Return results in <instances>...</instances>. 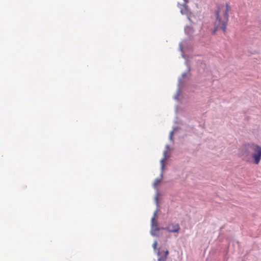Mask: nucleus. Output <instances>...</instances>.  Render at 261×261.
<instances>
[{
  "mask_svg": "<svg viewBox=\"0 0 261 261\" xmlns=\"http://www.w3.org/2000/svg\"><path fill=\"white\" fill-rule=\"evenodd\" d=\"M159 192H156L154 197L155 203L156 206V208L154 212L153 216L151 220V229L150 233V234L153 237H158L159 236V231L161 229V228L158 226L156 222L155 221V218L159 211Z\"/></svg>",
  "mask_w": 261,
  "mask_h": 261,
  "instance_id": "1",
  "label": "nucleus"
},
{
  "mask_svg": "<svg viewBox=\"0 0 261 261\" xmlns=\"http://www.w3.org/2000/svg\"><path fill=\"white\" fill-rule=\"evenodd\" d=\"M254 152L252 157L254 160V163L258 164L261 160V147L258 145H252Z\"/></svg>",
  "mask_w": 261,
  "mask_h": 261,
  "instance_id": "2",
  "label": "nucleus"
},
{
  "mask_svg": "<svg viewBox=\"0 0 261 261\" xmlns=\"http://www.w3.org/2000/svg\"><path fill=\"white\" fill-rule=\"evenodd\" d=\"M215 13L216 19L214 23L215 28L213 31V34H215L219 29H221L223 31V29L222 28V23H221V19L220 16L219 11L218 10H216Z\"/></svg>",
  "mask_w": 261,
  "mask_h": 261,
  "instance_id": "3",
  "label": "nucleus"
},
{
  "mask_svg": "<svg viewBox=\"0 0 261 261\" xmlns=\"http://www.w3.org/2000/svg\"><path fill=\"white\" fill-rule=\"evenodd\" d=\"M229 19V13L224 12V20H221V23H222V28L223 29V32L226 31V27Z\"/></svg>",
  "mask_w": 261,
  "mask_h": 261,
  "instance_id": "4",
  "label": "nucleus"
},
{
  "mask_svg": "<svg viewBox=\"0 0 261 261\" xmlns=\"http://www.w3.org/2000/svg\"><path fill=\"white\" fill-rule=\"evenodd\" d=\"M183 83V81L181 79V77L178 78V89L177 90L176 94L174 96V99L175 100H178L179 99L178 96L180 94L181 90H180V85Z\"/></svg>",
  "mask_w": 261,
  "mask_h": 261,
  "instance_id": "5",
  "label": "nucleus"
},
{
  "mask_svg": "<svg viewBox=\"0 0 261 261\" xmlns=\"http://www.w3.org/2000/svg\"><path fill=\"white\" fill-rule=\"evenodd\" d=\"M165 230H167L169 232H177L180 229V227L178 224H175L172 226V228L170 227H166L165 228Z\"/></svg>",
  "mask_w": 261,
  "mask_h": 261,
  "instance_id": "6",
  "label": "nucleus"
},
{
  "mask_svg": "<svg viewBox=\"0 0 261 261\" xmlns=\"http://www.w3.org/2000/svg\"><path fill=\"white\" fill-rule=\"evenodd\" d=\"M163 156H164L163 158L160 161V163H161V171H163V170L165 168L164 162L167 158V150H165L164 151Z\"/></svg>",
  "mask_w": 261,
  "mask_h": 261,
  "instance_id": "7",
  "label": "nucleus"
},
{
  "mask_svg": "<svg viewBox=\"0 0 261 261\" xmlns=\"http://www.w3.org/2000/svg\"><path fill=\"white\" fill-rule=\"evenodd\" d=\"M163 176V171H161V174L160 175V177L159 178H157L154 180L153 185L154 188L157 186V185L162 181V178Z\"/></svg>",
  "mask_w": 261,
  "mask_h": 261,
  "instance_id": "8",
  "label": "nucleus"
},
{
  "mask_svg": "<svg viewBox=\"0 0 261 261\" xmlns=\"http://www.w3.org/2000/svg\"><path fill=\"white\" fill-rule=\"evenodd\" d=\"M180 10V13L182 15H188L189 14V10L188 9V6L186 5V6H181Z\"/></svg>",
  "mask_w": 261,
  "mask_h": 261,
  "instance_id": "9",
  "label": "nucleus"
},
{
  "mask_svg": "<svg viewBox=\"0 0 261 261\" xmlns=\"http://www.w3.org/2000/svg\"><path fill=\"white\" fill-rule=\"evenodd\" d=\"M186 65L187 66V72H185L182 73L181 76H182V77H183V78L186 77V76L188 74H190V73L191 67H190V64L189 63H188L187 62H186Z\"/></svg>",
  "mask_w": 261,
  "mask_h": 261,
  "instance_id": "10",
  "label": "nucleus"
},
{
  "mask_svg": "<svg viewBox=\"0 0 261 261\" xmlns=\"http://www.w3.org/2000/svg\"><path fill=\"white\" fill-rule=\"evenodd\" d=\"M162 254L164 255V259L165 258L167 257V256L169 254V251L168 250H167L166 251L159 250L158 252V253H157L158 255H162ZM162 259L163 260V258Z\"/></svg>",
  "mask_w": 261,
  "mask_h": 261,
  "instance_id": "11",
  "label": "nucleus"
},
{
  "mask_svg": "<svg viewBox=\"0 0 261 261\" xmlns=\"http://www.w3.org/2000/svg\"><path fill=\"white\" fill-rule=\"evenodd\" d=\"M179 49L181 52V57L183 58H186V56L183 53L182 43L181 42L179 43Z\"/></svg>",
  "mask_w": 261,
  "mask_h": 261,
  "instance_id": "12",
  "label": "nucleus"
},
{
  "mask_svg": "<svg viewBox=\"0 0 261 261\" xmlns=\"http://www.w3.org/2000/svg\"><path fill=\"white\" fill-rule=\"evenodd\" d=\"M158 261H166L167 258H165L164 259L162 260V259L164 258V255L162 254V255H158Z\"/></svg>",
  "mask_w": 261,
  "mask_h": 261,
  "instance_id": "13",
  "label": "nucleus"
},
{
  "mask_svg": "<svg viewBox=\"0 0 261 261\" xmlns=\"http://www.w3.org/2000/svg\"><path fill=\"white\" fill-rule=\"evenodd\" d=\"M184 3L182 5L178 3L177 6L179 8H181V6H186L187 4L189 3V0H184Z\"/></svg>",
  "mask_w": 261,
  "mask_h": 261,
  "instance_id": "14",
  "label": "nucleus"
},
{
  "mask_svg": "<svg viewBox=\"0 0 261 261\" xmlns=\"http://www.w3.org/2000/svg\"><path fill=\"white\" fill-rule=\"evenodd\" d=\"M157 244H158V242H157V241H154L153 245H152V247L154 249V250H155L156 248V246H157Z\"/></svg>",
  "mask_w": 261,
  "mask_h": 261,
  "instance_id": "15",
  "label": "nucleus"
},
{
  "mask_svg": "<svg viewBox=\"0 0 261 261\" xmlns=\"http://www.w3.org/2000/svg\"><path fill=\"white\" fill-rule=\"evenodd\" d=\"M173 133H174L173 130H172L170 132V134H169V140H172V136H173Z\"/></svg>",
  "mask_w": 261,
  "mask_h": 261,
  "instance_id": "16",
  "label": "nucleus"
},
{
  "mask_svg": "<svg viewBox=\"0 0 261 261\" xmlns=\"http://www.w3.org/2000/svg\"><path fill=\"white\" fill-rule=\"evenodd\" d=\"M229 5L226 4V9L225 10L224 12H227L228 13H229Z\"/></svg>",
  "mask_w": 261,
  "mask_h": 261,
  "instance_id": "17",
  "label": "nucleus"
},
{
  "mask_svg": "<svg viewBox=\"0 0 261 261\" xmlns=\"http://www.w3.org/2000/svg\"><path fill=\"white\" fill-rule=\"evenodd\" d=\"M188 29H189V30L191 31L192 29L191 27H186L185 28V32L187 33V32H188Z\"/></svg>",
  "mask_w": 261,
  "mask_h": 261,
  "instance_id": "18",
  "label": "nucleus"
},
{
  "mask_svg": "<svg viewBox=\"0 0 261 261\" xmlns=\"http://www.w3.org/2000/svg\"><path fill=\"white\" fill-rule=\"evenodd\" d=\"M166 150H167H167L169 149V145H168V144H167V145H166Z\"/></svg>",
  "mask_w": 261,
  "mask_h": 261,
  "instance_id": "19",
  "label": "nucleus"
},
{
  "mask_svg": "<svg viewBox=\"0 0 261 261\" xmlns=\"http://www.w3.org/2000/svg\"><path fill=\"white\" fill-rule=\"evenodd\" d=\"M177 128H178L177 126H174V127H173V129L172 130L175 131L177 129Z\"/></svg>",
  "mask_w": 261,
  "mask_h": 261,
  "instance_id": "20",
  "label": "nucleus"
},
{
  "mask_svg": "<svg viewBox=\"0 0 261 261\" xmlns=\"http://www.w3.org/2000/svg\"><path fill=\"white\" fill-rule=\"evenodd\" d=\"M161 229H165V227H161Z\"/></svg>",
  "mask_w": 261,
  "mask_h": 261,
  "instance_id": "21",
  "label": "nucleus"
}]
</instances>
